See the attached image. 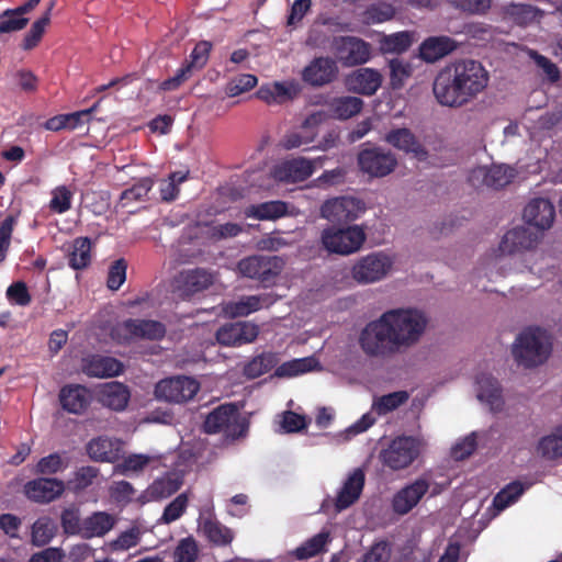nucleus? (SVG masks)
I'll list each match as a JSON object with an SVG mask.
<instances>
[{"label":"nucleus","mask_w":562,"mask_h":562,"mask_svg":"<svg viewBox=\"0 0 562 562\" xmlns=\"http://www.w3.org/2000/svg\"><path fill=\"white\" fill-rule=\"evenodd\" d=\"M366 210V204L359 199L337 196L322 204L321 215L330 223L341 225L358 220Z\"/></svg>","instance_id":"nucleus-12"},{"label":"nucleus","mask_w":562,"mask_h":562,"mask_svg":"<svg viewBox=\"0 0 562 562\" xmlns=\"http://www.w3.org/2000/svg\"><path fill=\"white\" fill-rule=\"evenodd\" d=\"M358 164L363 172L373 177H384L395 169L397 160L390 150L374 147L361 150Z\"/></svg>","instance_id":"nucleus-14"},{"label":"nucleus","mask_w":562,"mask_h":562,"mask_svg":"<svg viewBox=\"0 0 562 562\" xmlns=\"http://www.w3.org/2000/svg\"><path fill=\"white\" fill-rule=\"evenodd\" d=\"M127 263L125 259L115 260L109 268L106 285L110 290L116 291L126 280Z\"/></svg>","instance_id":"nucleus-61"},{"label":"nucleus","mask_w":562,"mask_h":562,"mask_svg":"<svg viewBox=\"0 0 562 562\" xmlns=\"http://www.w3.org/2000/svg\"><path fill=\"white\" fill-rule=\"evenodd\" d=\"M475 384L477 398L486 403L492 412H501L504 407V400L498 381L491 374L482 373L476 376Z\"/></svg>","instance_id":"nucleus-29"},{"label":"nucleus","mask_w":562,"mask_h":562,"mask_svg":"<svg viewBox=\"0 0 562 562\" xmlns=\"http://www.w3.org/2000/svg\"><path fill=\"white\" fill-rule=\"evenodd\" d=\"M87 453L90 459L98 462H113L116 459L113 442L106 437L91 439L87 445Z\"/></svg>","instance_id":"nucleus-43"},{"label":"nucleus","mask_w":562,"mask_h":562,"mask_svg":"<svg viewBox=\"0 0 562 562\" xmlns=\"http://www.w3.org/2000/svg\"><path fill=\"white\" fill-rule=\"evenodd\" d=\"M7 297L11 303L19 306H27L32 301L29 289L23 281L12 283L7 289Z\"/></svg>","instance_id":"nucleus-64"},{"label":"nucleus","mask_w":562,"mask_h":562,"mask_svg":"<svg viewBox=\"0 0 562 562\" xmlns=\"http://www.w3.org/2000/svg\"><path fill=\"white\" fill-rule=\"evenodd\" d=\"M315 364L316 361L312 357L293 359L277 367L274 375L278 378H292L311 371Z\"/></svg>","instance_id":"nucleus-47"},{"label":"nucleus","mask_w":562,"mask_h":562,"mask_svg":"<svg viewBox=\"0 0 562 562\" xmlns=\"http://www.w3.org/2000/svg\"><path fill=\"white\" fill-rule=\"evenodd\" d=\"M409 395L406 391H396L378 397L372 405L378 415H385L407 402Z\"/></svg>","instance_id":"nucleus-49"},{"label":"nucleus","mask_w":562,"mask_h":562,"mask_svg":"<svg viewBox=\"0 0 562 562\" xmlns=\"http://www.w3.org/2000/svg\"><path fill=\"white\" fill-rule=\"evenodd\" d=\"M202 531L207 541L214 547H227L235 539V532L217 519H205Z\"/></svg>","instance_id":"nucleus-37"},{"label":"nucleus","mask_w":562,"mask_h":562,"mask_svg":"<svg viewBox=\"0 0 562 562\" xmlns=\"http://www.w3.org/2000/svg\"><path fill=\"white\" fill-rule=\"evenodd\" d=\"M60 524L66 535H79L82 537L83 521H80V512L77 507L65 508L60 515Z\"/></svg>","instance_id":"nucleus-53"},{"label":"nucleus","mask_w":562,"mask_h":562,"mask_svg":"<svg viewBox=\"0 0 562 562\" xmlns=\"http://www.w3.org/2000/svg\"><path fill=\"white\" fill-rule=\"evenodd\" d=\"M385 142L398 150L413 154L418 160H425L428 156L425 147L418 142L412 131L406 127L391 130L385 135Z\"/></svg>","instance_id":"nucleus-26"},{"label":"nucleus","mask_w":562,"mask_h":562,"mask_svg":"<svg viewBox=\"0 0 562 562\" xmlns=\"http://www.w3.org/2000/svg\"><path fill=\"white\" fill-rule=\"evenodd\" d=\"M537 450L547 460L562 458V424L555 427L552 434L539 440Z\"/></svg>","instance_id":"nucleus-42"},{"label":"nucleus","mask_w":562,"mask_h":562,"mask_svg":"<svg viewBox=\"0 0 562 562\" xmlns=\"http://www.w3.org/2000/svg\"><path fill=\"white\" fill-rule=\"evenodd\" d=\"M336 50L345 66H356L369 60L370 44L355 36H340L336 40Z\"/></svg>","instance_id":"nucleus-17"},{"label":"nucleus","mask_w":562,"mask_h":562,"mask_svg":"<svg viewBox=\"0 0 562 562\" xmlns=\"http://www.w3.org/2000/svg\"><path fill=\"white\" fill-rule=\"evenodd\" d=\"M82 371L88 376L112 378L123 372V364L113 357L92 355L83 359Z\"/></svg>","instance_id":"nucleus-28"},{"label":"nucleus","mask_w":562,"mask_h":562,"mask_svg":"<svg viewBox=\"0 0 562 562\" xmlns=\"http://www.w3.org/2000/svg\"><path fill=\"white\" fill-rule=\"evenodd\" d=\"M99 474L100 470L97 467H80L74 472L72 477L68 480L67 487L74 493H80L91 486Z\"/></svg>","instance_id":"nucleus-44"},{"label":"nucleus","mask_w":562,"mask_h":562,"mask_svg":"<svg viewBox=\"0 0 562 562\" xmlns=\"http://www.w3.org/2000/svg\"><path fill=\"white\" fill-rule=\"evenodd\" d=\"M363 106V101L358 97L344 95L333 98L326 102L328 114L337 120H348L357 115Z\"/></svg>","instance_id":"nucleus-34"},{"label":"nucleus","mask_w":562,"mask_h":562,"mask_svg":"<svg viewBox=\"0 0 562 562\" xmlns=\"http://www.w3.org/2000/svg\"><path fill=\"white\" fill-rule=\"evenodd\" d=\"M16 220L9 215L0 223V263L5 260Z\"/></svg>","instance_id":"nucleus-63"},{"label":"nucleus","mask_w":562,"mask_h":562,"mask_svg":"<svg viewBox=\"0 0 562 562\" xmlns=\"http://www.w3.org/2000/svg\"><path fill=\"white\" fill-rule=\"evenodd\" d=\"M215 274L211 269L196 267L181 270L173 279L175 292L182 300H190L195 294L213 285Z\"/></svg>","instance_id":"nucleus-11"},{"label":"nucleus","mask_w":562,"mask_h":562,"mask_svg":"<svg viewBox=\"0 0 562 562\" xmlns=\"http://www.w3.org/2000/svg\"><path fill=\"white\" fill-rule=\"evenodd\" d=\"M328 535L321 532L307 540L303 546L296 548L295 557L299 560H305L318 554L326 544Z\"/></svg>","instance_id":"nucleus-58"},{"label":"nucleus","mask_w":562,"mask_h":562,"mask_svg":"<svg viewBox=\"0 0 562 562\" xmlns=\"http://www.w3.org/2000/svg\"><path fill=\"white\" fill-rule=\"evenodd\" d=\"M68 467V462L60 453L54 452L41 458L33 468L36 475H54L64 471Z\"/></svg>","instance_id":"nucleus-48"},{"label":"nucleus","mask_w":562,"mask_h":562,"mask_svg":"<svg viewBox=\"0 0 562 562\" xmlns=\"http://www.w3.org/2000/svg\"><path fill=\"white\" fill-rule=\"evenodd\" d=\"M272 303L269 294L243 296L238 301L228 302L224 311L231 317L247 316L262 306H269Z\"/></svg>","instance_id":"nucleus-32"},{"label":"nucleus","mask_w":562,"mask_h":562,"mask_svg":"<svg viewBox=\"0 0 562 562\" xmlns=\"http://www.w3.org/2000/svg\"><path fill=\"white\" fill-rule=\"evenodd\" d=\"M258 80L255 75L241 74L233 78L226 86L225 92L228 97H237L251 90Z\"/></svg>","instance_id":"nucleus-57"},{"label":"nucleus","mask_w":562,"mask_h":562,"mask_svg":"<svg viewBox=\"0 0 562 562\" xmlns=\"http://www.w3.org/2000/svg\"><path fill=\"white\" fill-rule=\"evenodd\" d=\"M259 335V327L249 322L226 324L216 331V340L223 346H241L250 344Z\"/></svg>","instance_id":"nucleus-16"},{"label":"nucleus","mask_w":562,"mask_h":562,"mask_svg":"<svg viewBox=\"0 0 562 562\" xmlns=\"http://www.w3.org/2000/svg\"><path fill=\"white\" fill-rule=\"evenodd\" d=\"M323 116L322 112L308 115L302 123L301 131L290 132L283 136L281 139L282 148L291 150L313 143L317 136V126L322 123Z\"/></svg>","instance_id":"nucleus-20"},{"label":"nucleus","mask_w":562,"mask_h":562,"mask_svg":"<svg viewBox=\"0 0 562 562\" xmlns=\"http://www.w3.org/2000/svg\"><path fill=\"white\" fill-rule=\"evenodd\" d=\"M66 485L63 480L56 477L40 476L29 481L24 485L26 497L38 504H48L59 498L65 492Z\"/></svg>","instance_id":"nucleus-15"},{"label":"nucleus","mask_w":562,"mask_h":562,"mask_svg":"<svg viewBox=\"0 0 562 562\" xmlns=\"http://www.w3.org/2000/svg\"><path fill=\"white\" fill-rule=\"evenodd\" d=\"M474 176L483 178V184L493 189H502L515 178L514 168L504 165H493L491 168H479L473 171Z\"/></svg>","instance_id":"nucleus-35"},{"label":"nucleus","mask_w":562,"mask_h":562,"mask_svg":"<svg viewBox=\"0 0 562 562\" xmlns=\"http://www.w3.org/2000/svg\"><path fill=\"white\" fill-rule=\"evenodd\" d=\"M385 313L392 314L389 323L393 327V336L400 350L416 344L428 323L425 314L415 308H394Z\"/></svg>","instance_id":"nucleus-5"},{"label":"nucleus","mask_w":562,"mask_h":562,"mask_svg":"<svg viewBox=\"0 0 562 562\" xmlns=\"http://www.w3.org/2000/svg\"><path fill=\"white\" fill-rule=\"evenodd\" d=\"M13 9H7L0 14V34H9L23 30L29 19L24 18L18 12H12Z\"/></svg>","instance_id":"nucleus-55"},{"label":"nucleus","mask_w":562,"mask_h":562,"mask_svg":"<svg viewBox=\"0 0 562 562\" xmlns=\"http://www.w3.org/2000/svg\"><path fill=\"white\" fill-rule=\"evenodd\" d=\"M198 557L199 546L192 536L180 539L172 553L173 562H196Z\"/></svg>","instance_id":"nucleus-51"},{"label":"nucleus","mask_w":562,"mask_h":562,"mask_svg":"<svg viewBox=\"0 0 562 562\" xmlns=\"http://www.w3.org/2000/svg\"><path fill=\"white\" fill-rule=\"evenodd\" d=\"M200 390L196 380L189 376H172L155 385V397L168 403H184L192 400Z\"/></svg>","instance_id":"nucleus-13"},{"label":"nucleus","mask_w":562,"mask_h":562,"mask_svg":"<svg viewBox=\"0 0 562 562\" xmlns=\"http://www.w3.org/2000/svg\"><path fill=\"white\" fill-rule=\"evenodd\" d=\"M110 335L120 345L136 339L160 340L166 335V326L158 321L128 318L114 325Z\"/></svg>","instance_id":"nucleus-7"},{"label":"nucleus","mask_w":562,"mask_h":562,"mask_svg":"<svg viewBox=\"0 0 562 562\" xmlns=\"http://www.w3.org/2000/svg\"><path fill=\"white\" fill-rule=\"evenodd\" d=\"M212 47L213 44L210 41H200L183 64L190 66L191 70L202 69L207 64Z\"/></svg>","instance_id":"nucleus-54"},{"label":"nucleus","mask_w":562,"mask_h":562,"mask_svg":"<svg viewBox=\"0 0 562 562\" xmlns=\"http://www.w3.org/2000/svg\"><path fill=\"white\" fill-rule=\"evenodd\" d=\"M429 486V482L420 477L401 488L393 497V510L398 515L409 513L428 492Z\"/></svg>","instance_id":"nucleus-18"},{"label":"nucleus","mask_w":562,"mask_h":562,"mask_svg":"<svg viewBox=\"0 0 562 562\" xmlns=\"http://www.w3.org/2000/svg\"><path fill=\"white\" fill-rule=\"evenodd\" d=\"M68 265L74 270H82L91 262V240L89 237H77L68 250Z\"/></svg>","instance_id":"nucleus-41"},{"label":"nucleus","mask_w":562,"mask_h":562,"mask_svg":"<svg viewBox=\"0 0 562 562\" xmlns=\"http://www.w3.org/2000/svg\"><path fill=\"white\" fill-rule=\"evenodd\" d=\"M182 481L176 475H166L156 479L144 492L143 497L147 501H158L167 498L178 492Z\"/></svg>","instance_id":"nucleus-38"},{"label":"nucleus","mask_w":562,"mask_h":562,"mask_svg":"<svg viewBox=\"0 0 562 562\" xmlns=\"http://www.w3.org/2000/svg\"><path fill=\"white\" fill-rule=\"evenodd\" d=\"M202 428L207 435L222 434L226 439L235 441L247 436L249 422L240 415L236 404L224 403L206 415Z\"/></svg>","instance_id":"nucleus-3"},{"label":"nucleus","mask_w":562,"mask_h":562,"mask_svg":"<svg viewBox=\"0 0 562 562\" xmlns=\"http://www.w3.org/2000/svg\"><path fill=\"white\" fill-rule=\"evenodd\" d=\"M314 172V161L305 157L286 160L273 170V177L281 182L295 183L308 179Z\"/></svg>","instance_id":"nucleus-19"},{"label":"nucleus","mask_w":562,"mask_h":562,"mask_svg":"<svg viewBox=\"0 0 562 562\" xmlns=\"http://www.w3.org/2000/svg\"><path fill=\"white\" fill-rule=\"evenodd\" d=\"M457 47V42L449 36H430L420 44L419 54L425 61L436 63L452 53Z\"/></svg>","instance_id":"nucleus-30"},{"label":"nucleus","mask_w":562,"mask_h":562,"mask_svg":"<svg viewBox=\"0 0 562 562\" xmlns=\"http://www.w3.org/2000/svg\"><path fill=\"white\" fill-rule=\"evenodd\" d=\"M92 400L90 391L81 384H68L59 391L61 407L71 414H82Z\"/></svg>","instance_id":"nucleus-24"},{"label":"nucleus","mask_w":562,"mask_h":562,"mask_svg":"<svg viewBox=\"0 0 562 562\" xmlns=\"http://www.w3.org/2000/svg\"><path fill=\"white\" fill-rule=\"evenodd\" d=\"M555 216L553 204L543 198L531 200L524 210V220L540 231L552 226Z\"/></svg>","instance_id":"nucleus-21"},{"label":"nucleus","mask_w":562,"mask_h":562,"mask_svg":"<svg viewBox=\"0 0 562 562\" xmlns=\"http://www.w3.org/2000/svg\"><path fill=\"white\" fill-rule=\"evenodd\" d=\"M390 316L392 314L383 313L361 330L359 346L367 356L386 358L401 351L393 336V327L389 323Z\"/></svg>","instance_id":"nucleus-2"},{"label":"nucleus","mask_w":562,"mask_h":562,"mask_svg":"<svg viewBox=\"0 0 562 562\" xmlns=\"http://www.w3.org/2000/svg\"><path fill=\"white\" fill-rule=\"evenodd\" d=\"M390 85L392 89L403 88L405 80L412 75L411 65L400 59H392L389 63Z\"/></svg>","instance_id":"nucleus-56"},{"label":"nucleus","mask_w":562,"mask_h":562,"mask_svg":"<svg viewBox=\"0 0 562 562\" xmlns=\"http://www.w3.org/2000/svg\"><path fill=\"white\" fill-rule=\"evenodd\" d=\"M504 14L515 24L527 26L533 22H538L542 18L543 12L539 8L528 3L512 2L504 7Z\"/></svg>","instance_id":"nucleus-36"},{"label":"nucleus","mask_w":562,"mask_h":562,"mask_svg":"<svg viewBox=\"0 0 562 562\" xmlns=\"http://www.w3.org/2000/svg\"><path fill=\"white\" fill-rule=\"evenodd\" d=\"M53 196L49 201V209L58 214L66 213L71 209V191L65 187H57L53 192Z\"/></svg>","instance_id":"nucleus-59"},{"label":"nucleus","mask_w":562,"mask_h":562,"mask_svg":"<svg viewBox=\"0 0 562 562\" xmlns=\"http://www.w3.org/2000/svg\"><path fill=\"white\" fill-rule=\"evenodd\" d=\"M284 263L279 256L255 255L241 259L237 267L244 277L258 280L267 286L281 273Z\"/></svg>","instance_id":"nucleus-8"},{"label":"nucleus","mask_w":562,"mask_h":562,"mask_svg":"<svg viewBox=\"0 0 562 562\" xmlns=\"http://www.w3.org/2000/svg\"><path fill=\"white\" fill-rule=\"evenodd\" d=\"M364 482V472L359 468L348 475L336 497L335 507L338 512L350 507L359 499Z\"/></svg>","instance_id":"nucleus-27"},{"label":"nucleus","mask_w":562,"mask_h":562,"mask_svg":"<svg viewBox=\"0 0 562 562\" xmlns=\"http://www.w3.org/2000/svg\"><path fill=\"white\" fill-rule=\"evenodd\" d=\"M115 520L112 515L105 512H95L83 519V539L103 537L114 527Z\"/></svg>","instance_id":"nucleus-40"},{"label":"nucleus","mask_w":562,"mask_h":562,"mask_svg":"<svg viewBox=\"0 0 562 562\" xmlns=\"http://www.w3.org/2000/svg\"><path fill=\"white\" fill-rule=\"evenodd\" d=\"M490 74L472 58H459L442 67L432 82L440 105L459 109L473 102L488 86Z\"/></svg>","instance_id":"nucleus-1"},{"label":"nucleus","mask_w":562,"mask_h":562,"mask_svg":"<svg viewBox=\"0 0 562 562\" xmlns=\"http://www.w3.org/2000/svg\"><path fill=\"white\" fill-rule=\"evenodd\" d=\"M131 393L121 382H110L102 385L99 391L100 403L116 412L124 411L130 402Z\"/></svg>","instance_id":"nucleus-31"},{"label":"nucleus","mask_w":562,"mask_h":562,"mask_svg":"<svg viewBox=\"0 0 562 562\" xmlns=\"http://www.w3.org/2000/svg\"><path fill=\"white\" fill-rule=\"evenodd\" d=\"M420 453V441L412 436H398L381 452L383 464L392 470L408 468Z\"/></svg>","instance_id":"nucleus-9"},{"label":"nucleus","mask_w":562,"mask_h":562,"mask_svg":"<svg viewBox=\"0 0 562 562\" xmlns=\"http://www.w3.org/2000/svg\"><path fill=\"white\" fill-rule=\"evenodd\" d=\"M188 506V496L182 493L179 494L172 502H170L164 509L160 521L164 524H170L179 519Z\"/></svg>","instance_id":"nucleus-60"},{"label":"nucleus","mask_w":562,"mask_h":562,"mask_svg":"<svg viewBox=\"0 0 562 562\" xmlns=\"http://www.w3.org/2000/svg\"><path fill=\"white\" fill-rule=\"evenodd\" d=\"M57 532V525L49 517H40L32 526V543L43 547L50 542Z\"/></svg>","instance_id":"nucleus-45"},{"label":"nucleus","mask_w":562,"mask_h":562,"mask_svg":"<svg viewBox=\"0 0 562 562\" xmlns=\"http://www.w3.org/2000/svg\"><path fill=\"white\" fill-rule=\"evenodd\" d=\"M336 61L330 57H316L303 70L302 78L312 86H324L331 82L337 75Z\"/></svg>","instance_id":"nucleus-22"},{"label":"nucleus","mask_w":562,"mask_h":562,"mask_svg":"<svg viewBox=\"0 0 562 562\" xmlns=\"http://www.w3.org/2000/svg\"><path fill=\"white\" fill-rule=\"evenodd\" d=\"M256 95L268 104L282 103L290 98V91L284 83L274 82L261 86L257 90Z\"/></svg>","instance_id":"nucleus-50"},{"label":"nucleus","mask_w":562,"mask_h":562,"mask_svg":"<svg viewBox=\"0 0 562 562\" xmlns=\"http://www.w3.org/2000/svg\"><path fill=\"white\" fill-rule=\"evenodd\" d=\"M538 239V234L531 232L529 227L519 226L503 236L498 248L503 255H512L533 248Z\"/></svg>","instance_id":"nucleus-23"},{"label":"nucleus","mask_w":562,"mask_h":562,"mask_svg":"<svg viewBox=\"0 0 562 562\" xmlns=\"http://www.w3.org/2000/svg\"><path fill=\"white\" fill-rule=\"evenodd\" d=\"M140 529L136 526L121 532L115 540L112 541V549L115 551H125L135 546L140 541Z\"/></svg>","instance_id":"nucleus-62"},{"label":"nucleus","mask_w":562,"mask_h":562,"mask_svg":"<svg viewBox=\"0 0 562 562\" xmlns=\"http://www.w3.org/2000/svg\"><path fill=\"white\" fill-rule=\"evenodd\" d=\"M55 5V2L52 1L47 8V10L44 12V14L37 19L31 26L30 31L25 34L22 47L25 50H30L37 46L40 43L44 32L45 27L49 24L50 21V12Z\"/></svg>","instance_id":"nucleus-46"},{"label":"nucleus","mask_w":562,"mask_h":562,"mask_svg":"<svg viewBox=\"0 0 562 562\" xmlns=\"http://www.w3.org/2000/svg\"><path fill=\"white\" fill-rule=\"evenodd\" d=\"M393 267V259L382 252L361 257L351 269V276L360 284H370L384 279Z\"/></svg>","instance_id":"nucleus-10"},{"label":"nucleus","mask_w":562,"mask_h":562,"mask_svg":"<svg viewBox=\"0 0 562 562\" xmlns=\"http://www.w3.org/2000/svg\"><path fill=\"white\" fill-rule=\"evenodd\" d=\"M367 234L360 225L346 227L329 226L324 228L321 241L328 252L348 256L358 251L364 244Z\"/></svg>","instance_id":"nucleus-6"},{"label":"nucleus","mask_w":562,"mask_h":562,"mask_svg":"<svg viewBox=\"0 0 562 562\" xmlns=\"http://www.w3.org/2000/svg\"><path fill=\"white\" fill-rule=\"evenodd\" d=\"M279 357L277 352L265 351L255 356L243 367V374L249 379H257L277 367Z\"/></svg>","instance_id":"nucleus-39"},{"label":"nucleus","mask_w":562,"mask_h":562,"mask_svg":"<svg viewBox=\"0 0 562 562\" xmlns=\"http://www.w3.org/2000/svg\"><path fill=\"white\" fill-rule=\"evenodd\" d=\"M382 83V75L372 68H359L346 79L349 91L363 95H372Z\"/></svg>","instance_id":"nucleus-25"},{"label":"nucleus","mask_w":562,"mask_h":562,"mask_svg":"<svg viewBox=\"0 0 562 562\" xmlns=\"http://www.w3.org/2000/svg\"><path fill=\"white\" fill-rule=\"evenodd\" d=\"M551 353V344L544 330L527 328L516 338L513 356L518 364L533 368L542 364Z\"/></svg>","instance_id":"nucleus-4"},{"label":"nucleus","mask_w":562,"mask_h":562,"mask_svg":"<svg viewBox=\"0 0 562 562\" xmlns=\"http://www.w3.org/2000/svg\"><path fill=\"white\" fill-rule=\"evenodd\" d=\"M153 188V181L149 178H143L133 187L121 193L120 201L122 206H127L132 202L145 201Z\"/></svg>","instance_id":"nucleus-52"},{"label":"nucleus","mask_w":562,"mask_h":562,"mask_svg":"<svg viewBox=\"0 0 562 562\" xmlns=\"http://www.w3.org/2000/svg\"><path fill=\"white\" fill-rule=\"evenodd\" d=\"M289 212V204L284 201H267L259 204H251L245 209V215L259 221H276L285 216Z\"/></svg>","instance_id":"nucleus-33"}]
</instances>
